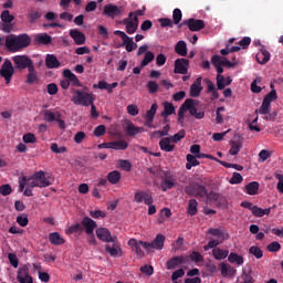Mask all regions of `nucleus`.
<instances>
[{
	"label": "nucleus",
	"mask_w": 283,
	"mask_h": 283,
	"mask_svg": "<svg viewBox=\"0 0 283 283\" xmlns=\"http://www.w3.org/2000/svg\"><path fill=\"white\" fill-rule=\"evenodd\" d=\"M184 264H189V255H177L169 259L166 262V269L174 271V269H178V266H182Z\"/></svg>",
	"instance_id": "obj_11"
},
{
	"label": "nucleus",
	"mask_w": 283,
	"mask_h": 283,
	"mask_svg": "<svg viewBox=\"0 0 283 283\" xmlns=\"http://www.w3.org/2000/svg\"><path fill=\"white\" fill-rule=\"evenodd\" d=\"M189 60L177 59L175 61V74H187L189 72Z\"/></svg>",
	"instance_id": "obj_19"
},
{
	"label": "nucleus",
	"mask_w": 283,
	"mask_h": 283,
	"mask_svg": "<svg viewBox=\"0 0 283 283\" xmlns=\"http://www.w3.org/2000/svg\"><path fill=\"white\" fill-rule=\"evenodd\" d=\"M249 253H251V255H254L256 260H262V258H264V252H262V249H260V247L252 245L249 249Z\"/></svg>",
	"instance_id": "obj_48"
},
{
	"label": "nucleus",
	"mask_w": 283,
	"mask_h": 283,
	"mask_svg": "<svg viewBox=\"0 0 283 283\" xmlns=\"http://www.w3.org/2000/svg\"><path fill=\"white\" fill-rule=\"evenodd\" d=\"M170 126L167 124L164 126L163 130H155L150 134V138H163L164 136H169Z\"/></svg>",
	"instance_id": "obj_41"
},
{
	"label": "nucleus",
	"mask_w": 283,
	"mask_h": 283,
	"mask_svg": "<svg viewBox=\"0 0 283 283\" xmlns=\"http://www.w3.org/2000/svg\"><path fill=\"white\" fill-rule=\"evenodd\" d=\"M258 191H260V182L258 181H251L245 186L248 196H258Z\"/></svg>",
	"instance_id": "obj_35"
},
{
	"label": "nucleus",
	"mask_w": 283,
	"mask_h": 283,
	"mask_svg": "<svg viewBox=\"0 0 283 283\" xmlns=\"http://www.w3.org/2000/svg\"><path fill=\"white\" fill-rule=\"evenodd\" d=\"M186 169L190 170L192 167H198L200 165V161H198V157L196 155L188 154L186 156Z\"/></svg>",
	"instance_id": "obj_39"
},
{
	"label": "nucleus",
	"mask_w": 283,
	"mask_h": 283,
	"mask_svg": "<svg viewBox=\"0 0 283 283\" xmlns=\"http://www.w3.org/2000/svg\"><path fill=\"white\" fill-rule=\"evenodd\" d=\"M175 52L179 54V56H186L187 55V42L186 41H179L177 42L175 46Z\"/></svg>",
	"instance_id": "obj_42"
},
{
	"label": "nucleus",
	"mask_w": 283,
	"mask_h": 283,
	"mask_svg": "<svg viewBox=\"0 0 283 283\" xmlns=\"http://www.w3.org/2000/svg\"><path fill=\"white\" fill-rule=\"evenodd\" d=\"M80 231H83V226L81 223H75V224L69 227L66 233L72 235L73 233H78Z\"/></svg>",
	"instance_id": "obj_60"
},
{
	"label": "nucleus",
	"mask_w": 283,
	"mask_h": 283,
	"mask_svg": "<svg viewBox=\"0 0 283 283\" xmlns=\"http://www.w3.org/2000/svg\"><path fill=\"white\" fill-rule=\"evenodd\" d=\"M161 28H174V21L169 18L159 19Z\"/></svg>",
	"instance_id": "obj_64"
},
{
	"label": "nucleus",
	"mask_w": 283,
	"mask_h": 283,
	"mask_svg": "<svg viewBox=\"0 0 283 283\" xmlns=\"http://www.w3.org/2000/svg\"><path fill=\"white\" fill-rule=\"evenodd\" d=\"M186 135H187V132H185V129H181L177 134L170 136V140L172 143H180V140H182V138H185Z\"/></svg>",
	"instance_id": "obj_55"
},
{
	"label": "nucleus",
	"mask_w": 283,
	"mask_h": 283,
	"mask_svg": "<svg viewBox=\"0 0 283 283\" xmlns=\"http://www.w3.org/2000/svg\"><path fill=\"white\" fill-rule=\"evenodd\" d=\"M123 10L118 8L116 4H106L104 6L103 14L108 17L109 19H116V17H120Z\"/></svg>",
	"instance_id": "obj_16"
},
{
	"label": "nucleus",
	"mask_w": 283,
	"mask_h": 283,
	"mask_svg": "<svg viewBox=\"0 0 283 283\" xmlns=\"http://www.w3.org/2000/svg\"><path fill=\"white\" fill-rule=\"evenodd\" d=\"M123 23L126 25L127 34H134L138 30V18L134 17V12H129L128 18H125Z\"/></svg>",
	"instance_id": "obj_12"
},
{
	"label": "nucleus",
	"mask_w": 283,
	"mask_h": 283,
	"mask_svg": "<svg viewBox=\"0 0 283 283\" xmlns=\"http://www.w3.org/2000/svg\"><path fill=\"white\" fill-rule=\"evenodd\" d=\"M184 24L188 25V29L190 30V32H200V30H205V22L203 20L200 19H187L184 20Z\"/></svg>",
	"instance_id": "obj_14"
},
{
	"label": "nucleus",
	"mask_w": 283,
	"mask_h": 283,
	"mask_svg": "<svg viewBox=\"0 0 283 283\" xmlns=\"http://www.w3.org/2000/svg\"><path fill=\"white\" fill-rule=\"evenodd\" d=\"M240 149H242V144L239 142H231V148L229 154L231 156H238L240 154Z\"/></svg>",
	"instance_id": "obj_49"
},
{
	"label": "nucleus",
	"mask_w": 283,
	"mask_h": 283,
	"mask_svg": "<svg viewBox=\"0 0 283 283\" xmlns=\"http://www.w3.org/2000/svg\"><path fill=\"white\" fill-rule=\"evenodd\" d=\"M128 247L133 249L138 258H145V251L143 249L149 251V242L138 241L136 239H129Z\"/></svg>",
	"instance_id": "obj_8"
},
{
	"label": "nucleus",
	"mask_w": 283,
	"mask_h": 283,
	"mask_svg": "<svg viewBox=\"0 0 283 283\" xmlns=\"http://www.w3.org/2000/svg\"><path fill=\"white\" fill-rule=\"evenodd\" d=\"M120 177H122L120 171L113 170L108 172L107 180L108 182H111V185H118V182H120Z\"/></svg>",
	"instance_id": "obj_40"
},
{
	"label": "nucleus",
	"mask_w": 283,
	"mask_h": 283,
	"mask_svg": "<svg viewBox=\"0 0 283 283\" xmlns=\"http://www.w3.org/2000/svg\"><path fill=\"white\" fill-rule=\"evenodd\" d=\"M176 113V107H174V104L166 102L164 104V112H161V116H164V118H167L168 116H171V114Z\"/></svg>",
	"instance_id": "obj_43"
},
{
	"label": "nucleus",
	"mask_w": 283,
	"mask_h": 283,
	"mask_svg": "<svg viewBox=\"0 0 283 283\" xmlns=\"http://www.w3.org/2000/svg\"><path fill=\"white\" fill-rule=\"evenodd\" d=\"M188 216H196L198 213V201L196 199H190L188 202Z\"/></svg>",
	"instance_id": "obj_45"
},
{
	"label": "nucleus",
	"mask_w": 283,
	"mask_h": 283,
	"mask_svg": "<svg viewBox=\"0 0 283 283\" xmlns=\"http://www.w3.org/2000/svg\"><path fill=\"white\" fill-rule=\"evenodd\" d=\"M228 262H230V264H238L241 266V264H244V258L235 252H232L228 255Z\"/></svg>",
	"instance_id": "obj_38"
},
{
	"label": "nucleus",
	"mask_w": 283,
	"mask_h": 283,
	"mask_svg": "<svg viewBox=\"0 0 283 283\" xmlns=\"http://www.w3.org/2000/svg\"><path fill=\"white\" fill-rule=\"evenodd\" d=\"M256 112L262 116H266V114H271V103L263 99L260 108Z\"/></svg>",
	"instance_id": "obj_46"
},
{
	"label": "nucleus",
	"mask_w": 283,
	"mask_h": 283,
	"mask_svg": "<svg viewBox=\"0 0 283 283\" xmlns=\"http://www.w3.org/2000/svg\"><path fill=\"white\" fill-rule=\"evenodd\" d=\"M17 222L20 227H28L30 220L28 219V214L23 213L17 217Z\"/></svg>",
	"instance_id": "obj_58"
},
{
	"label": "nucleus",
	"mask_w": 283,
	"mask_h": 283,
	"mask_svg": "<svg viewBox=\"0 0 283 283\" xmlns=\"http://www.w3.org/2000/svg\"><path fill=\"white\" fill-rule=\"evenodd\" d=\"M111 147L115 151H125V149L129 147V144L125 142V139H119V140L111 142Z\"/></svg>",
	"instance_id": "obj_33"
},
{
	"label": "nucleus",
	"mask_w": 283,
	"mask_h": 283,
	"mask_svg": "<svg viewBox=\"0 0 283 283\" xmlns=\"http://www.w3.org/2000/svg\"><path fill=\"white\" fill-rule=\"evenodd\" d=\"M14 70L15 67L12 65V61L9 59L4 60L0 69V76L4 78L7 85H10L12 76H14Z\"/></svg>",
	"instance_id": "obj_5"
},
{
	"label": "nucleus",
	"mask_w": 283,
	"mask_h": 283,
	"mask_svg": "<svg viewBox=\"0 0 283 283\" xmlns=\"http://www.w3.org/2000/svg\"><path fill=\"white\" fill-rule=\"evenodd\" d=\"M180 21H182V11L180 9H175L172 11V23H175V25H178Z\"/></svg>",
	"instance_id": "obj_52"
},
{
	"label": "nucleus",
	"mask_w": 283,
	"mask_h": 283,
	"mask_svg": "<svg viewBox=\"0 0 283 283\" xmlns=\"http://www.w3.org/2000/svg\"><path fill=\"white\" fill-rule=\"evenodd\" d=\"M185 193H187V196H191L192 198H207V196H209L207 187L198 182H192L186 186Z\"/></svg>",
	"instance_id": "obj_4"
},
{
	"label": "nucleus",
	"mask_w": 283,
	"mask_h": 283,
	"mask_svg": "<svg viewBox=\"0 0 283 283\" xmlns=\"http://www.w3.org/2000/svg\"><path fill=\"white\" fill-rule=\"evenodd\" d=\"M272 209H275V206L265 209L254 206V210H252V216H254L255 218H264V216H271Z\"/></svg>",
	"instance_id": "obj_31"
},
{
	"label": "nucleus",
	"mask_w": 283,
	"mask_h": 283,
	"mask_svg": "<svg viewBox=\"0 0 283 283\" xmlns=\"http://www.w3.org/2000/svg\"><path fill=\"white\" fill-rule=\"evenodd\" d=\"M255 280H253V276L251 273L243 272L241 274V282L240 283H254Z\"/></svg>",
	"instance_id": "obj_63"
},
{
	"label": "nucleus",
	"mask_w": 283,
	"mask_h": 283,
	"mask_svg": "<svg viewBox=\"0 0 283 283\" xmlns=\"http://www.w3.org/2000/svg\"><path fill=\"white\" fill-rule=\"evenodd\" d=\"M45 65L48 70H56L57 67H61V62H59V57H56V55L46 54Z\"/></svg>",
	"instance_id": "obj_22"
},
{
	"label": "nucleus",
	"mask_w": 283,
	"mask_h": 283,
	"mask_svg": "<svg viewBox=\"0 0 283 283\" xmlns=\"http://www.w3.org/2000/svg\"><path fill=\"white\" fill-rule=\"evenodd\" d=\"M274 178H276V180H279V182L276 185V189H277L279 193H283V175L275 172Z\"/></svg>",
	"instance_id": "obj_61"
},
{
	"label": "nucleus",
	"mask_w": 283,
	"mask_h": 283,
	"mask_svg": "<svg viewBox=\"0 0 283 283\" xmlns=\"http://www.w3.org/2000/svg\"><path fill=\"white\" fill-rule=\"evenodd\" d=\"M10 193H12V186H10V184H4L0 186L1 196H10Z\"/></svg>",
	"instance_id": "obj_62"
},
{
	"label": "nucleus",
	"mask_w": 283,
	"mask_h": 283,
	"mask_svg": "<svg viewBox=\"0 0 283 283\" xmlns=\"http://www.w3.org/2000/svg\"><path fill=\"white\" fill-rule=\"evenodd\" d=\"M165 234H157L153 242L149 243L150 249H156L157 251H163L165 247Z\"/></svg>",
	"instance_id": "obj_21"
},
{
	"label": "nucleus",
	"mask_w": 283,
	"mask_h": 283,
	"mask_svg": "<svg viewBox=\"0 0 283 283\" xmlns=\"http://www.w3.org/2000/svg\"><path fill=\"white\" fill-rule=\"evenodd\" d=\"M70 36L73 39L75 45H84L85 43V34L78 30H71Z\"/></svg>",
	"instance_id": "obj_26"
},
{
	"label": "nucleus",
	"mask_w": 283,
	"mask_h": 283,
	"mask_svg": "<svg viewBox=\"0 0 283 283\" xmlns=\"http://www.w3.org/2000/svg\"><path fill=\"white\" fill-rule=\"evenodd\" d=\"M81 226L87 235L94 234V229L97 227L96 221L92 220L90 217H84L81 221Z\"/></svg>",
	"instance_id": "obj_17"
},
{
	"label": "nucleus",
	"mask_w": 283,
	"mask_h": 283,
	"mask_svg": "<svg viewBox=\"0 0 283 283\" xmlns=\"http://www.w3.org/2000/svg\"><path fill=\"white\" fill-rule=\"evenodd\" d=\"M95 101L96 96L94 93H87L81 90H75L72 96V103L74 105H82L83 107H90Z\"/></svg>",
	"instance_id": "obj_3"
},
{
	"label": "nucleus",
	"mask_w": 283,
	"mask_h": 283,
	"mask_svg": "<svg viewBox=\"0 0 283 283\" xmlns=\"http://www.w3.org/2000/svg\"><path fill=\"white\" fill-rule=\"evenodd\" d=\"M114 34L122 39L123 41L122 45L125 46L126 52H134V50L138 48V44L134 42V38H130L124 31L117 30V31H114Z\"/></svg>",
	"instance_id": "obj_9"
},
{
	"label": "nucleus",
	"mask_w": 283,
	"mask_h": 283,
	"mask_svg": "<svg viewBox=\"0 0 283 283\" xmlns=\"http://www.w3.org/2000/svg\"><path fill=\"white\" fill-rule=\"evenodd\" d=\"M171 137H164L160 139L159 142V147L161 149V151H172L174 149H176V145L171 144Z\"/></svg>",
	"instance_id": "obj_28"
},
{
	"label": "nucleus",
	"mask_w": 283,
	"mask_h": 283,
	"mask_svg": "<svg viewBox=\"0 0 283 283\" xmlns=\"http://www.w3.org/2000/svg\"><path fill=\"white\" fill-rule=\"evenodd\" d=\"M198 105H200V101L187 98L179 107L178 122H182V118H185V112H189L190 116H193L197 120H202V118H205V111H198Z\"/></svg>",
	"instance_id": "obj_2"
},
{
	"label": "nucleus",
	"mask_w": 283,
	"mask_h": 283,
	"mask_svg": "<svg viewBox=\"0 0 283 283\" xmlns=\"http://www.w3.org/2000/svg\"><path fill=\"white\" fill-rule=\"evenodd\" d=\"M32 43V39L27 33L19 35L9 34L6 36L4 45L9 52H21L24 48H28Z\"/></svg>",
	"instance_id": "obj_1"
},
{
	"label": "nucleus",
	"mask_w": 283,
	"mask_h": 283,
	"mask_svg": "<svg viewBox=\"0 0 283 283\" xmlns=\"http://www.w3.org/2000/svg\"><path fill=\"white\" fill-rule=\"evenodd\" d=\"M208 233L210 235H213V238H217V240H221V242L229 240V233H227L218 228H210L208 230Z\"/></svg>",
	"instance_id": "obj_27"
},
{
	"label": "nucleus",
	"mask_w": 283,
	"mask_h": 283,
	"mask_svg": "<svg viewBox=\"0 0 283 283\" xmlns=\"http://www.w3.org/2000/svg\"><path fill=\"white\" fill-rule=\"evenodd\" d=\"M30 180H32V178H30L28 176H22L21 178H19V193H23V191L25 190V187H28V182H30Z\"/></svg>",
	"instance_id": "obj_50"
},
{
	"label": "nucleus",
	"mask_w": 283,
	"mask_h": 283,
	"mask_svg": "<svg viewBox=\"0 0 283 283\" xmlns=\"http://www.w3.org/2000/svg\"><path fill=\"white\" fill-rule=\"evenodd\" d=\"M35 42H38L39 45H50L52 43V36L48 33H41L35 36Z\"/></svg>",
	"instance_id": "obj_37"
},
{
	"label": "nucleus",
	"mask_w": 283,
	"mask_h": 283,
	"mask_svg": "<svg viewBox=\"0 0 283 283\" xmlns=\"http://www.w3.org/2000/svg\"><path fill=\"white\" fill-rule=\"evenodd\" d=\"M28 75H27V80L25 83L28 85H34V83L39 82V74L36 73V69H34V65L31 66L30 69H28Z\"/></svg>",
	"instance_id": "obj_30"
},
{
	"label": "nucleus",
	"mask_w": 283,
	"mask_h": 283,
	"mask_svg": "<svg viewBox=\"0 0 283 283\" xmlns=\"http://www.w3.org/2000/svg\"><path fill=\"white\" fill-rule=\"evenodd\" d=\"M178 185V180L174 172L166 170L164 171V177L161 179V191H169V189H174Z\"/></svg>",
	"instance_id": "obj_10"
},
{
	"label": "nucleus",
	"mask_w": 283,
	"mask_h": 283,
	"mask_svg": "<svg viewBox=\"0 0 283 283\" xmlns=\"http://www.w3.org/2000/svg\"><path fill=\"white\" fill-rule=\"evenodd\" d=\"M125 132H126L127 136L134 137V136H138V134H143V132H145V128L138 127V126L134 125V123H129L126 126Z\"/></svg>",
	"instance_id": "obj_29"
},
{
	"label": "nucleus",
	"mask_w": 283,
	"mask_h": 283,
	"mask_svg": "<svg viewBox=\"0 0 283 283\" xmlns=\"http://www.w3.org/2000/svg\"><path fill=\"white\" fill-rule=\"evenodd\" d=\"M134 200L137 205H140L142 202H144V205H154V197L149 192L143 190L135 193Z\"/></svg>",
	"instance_id": "obj_15"
},
{
	"label": "nucleus",
	"mask_w": 283,
	"mask_h": 283,
	"mask_svg": "<svg viewBox=\"0 0 283 283\" xmlns=\"http://www.w3.org/2000/svg\"><path fill=\"white\" fill-rule=\"evenodd\" d=\"M15 70H30L33 67L34 62L28 55H15L12 57Z\"/></svg>",
	"instance_id": "obj_7"
},
{
	"label": "nucleus",
	"mask_w": 283,
	"mask_h": 283,
	"mask_svg": "<svg viewBox=\"0 0 283 283\" xmlns=\"http://www.w3.org/2000/svg\"><path fill=\"white\" fill-rule=\"evenodd\" d=\"M263 101H265L266 103H270V105L271 103H273V101H277V91L272 90L270 93H268L264 96Z\"/></svg>",
	"instance_id": "obj_54"
},
{
	"label": "nucleus",
	"mask_w": 283,
	"mask_h": 283,
	"mask_svg": "<svg viewBox=\"0 0 283 283\" xmlns=\"http://www.w3.org/2000/svg\"><path fill=\"white\" fill-rule=\"evenodd\" d=\"M17 280H32L30 275V268L28 265H23L22 268H19L18 274H17Z\"/></svg>",
	"instance_id": "obj_34"
},
{
	"label": "nucleus",
	"mask_w": 283,
	"mask_h": 283,
	"mask_svg": "<svg viewBox=\"0 0 283 283\" xmlns=\"http://www.w3.org/2000/svg\"><path fill=\"white\" fill-rule=\"evenodd\" d=\"M146 87L149 94H156V92L160 90V86L158 83H156V81H148Z\"/></svg>",
	"instance_id": "obj_51"
},
{
	"label": "nucleus",
	"mask_w": 283,
	"mask_h": 283,
	"mask_svg": "<svg viewBox=\"0 0 283 283\" xmlns=\"http://www.w3.org/2000/svg\"><path fill=\"white\" fill-rule=\"evenodd\" d=\"M256 61L260 65H266L271 61V53L263 46L256 54Z\"/></svg>",
	"instance_id": "obj_24"
},
{
	"label": "nucleus",
	"mask_w": 283,
	"mask_h": 283,
	"mask_svg": "<svg viewBox=\"0 0 283 283\" xmlns=\"http://www.w3.org/2000/svg\"><path fill=\"white\" fill-rule=\"evenodd\" d=\"M29 178H31V180H35V182H38V187L40 189L50 187V185H52V182H50V179H48V177H45V172L43 170L34 172V175Z\"/></svg>",
	"instance_id": "obj_13"
},
{
	"label": "nucleus",
	"mask_w": 283,
	"mask_h": 283,
	"mask_svg": "<svg viewBox=\"0 0 283 283\" xmlns=\"http://www.w3.org/2000/svg\"><path fill=\"white\" fill-rule=\"evenodd\" d=\"M61 118V114L53 113L52 111H44V120L46 123H54V120H59Z\"/></svg>",
	"instance_id": "obj_44"
},
{
	"label": "nucleus",
	"mask_w": 283,
	"mask_h": 283,
	"mask_svg": "<svg viewBox=\"0 0 283 283\" xmlns=\"http://www.w3.org/2000/svg\"><path fill=\"white\" fill-rule=\"evenodd\" d=\"M189 258V262H205V256H202V254H200V252H196L193 251L190 255H188Z\"/></svg>",
	"instance_id": "obj_53"
},
{
	"label": "nucleus",
	"mask_w": 283,
	"mask_h": 283,
	"mask_svg": "<svg viewBox=\"0 0 283 283\" xmlns=\"http://www.w3.org/2000/svg\"><path fill=\"white\" fill-rule=\"evenodd\" d=\"M95 233L102 242H114L116 240V237H112V232L107 228H97Z\"/></svg>",
	"instance_id": "obj_18"
},
{
	"label": "nucleus",
	"mask_w": 283,
	"mask_h": 283,
	"mask_svg": "<svg viewBox=\"0 0 283 283\" xmlns=\"http://www.w3.org/2000/svg\"><path fill=\"white\" fill-rule=\"evenodd\" d=\"M49 242L59 247L61 244H65V239H63L59 232H52L49 234Z\"/></svg>",
	"instance_id": "obj_36"
},
{
	"label": "nucleus",
	"mask_w": 283,
	"mask_h": 283,
	"mask_svg": "<svg viewBox=\"0 0 283 283\" xmlns=\"http://www.w3.org/2000/svg\"><path fill=\"white\" fill-rule=\"evenodd\" d=\"M106 253H109L112 258H116V255H123V250L120 249V245L116 243V239H114L113 245L107 244L105 247Z\"/></svg>",
	"instance_id": "obj_25"
},
{
	"label": "nucleus",
	"mask_w": 283,
	"mask_h": 283,
	"mask_svg": "<svg viewBox=\"0 0 283 283\" xmlns=\"http://www.w3.org/2000/svg\"><path fill=\"white\" fill-rule=\"evenodd\" d=\"M212 256L214 260H218L219 262L222 260H227L229 258V250H222L220 248H214L212 250Z\"/></svg>",
	"instance_id": "obj_32"
},
{
	"label": "nucleus",
	"mask_w": 283,
	"mask_h": 283,
	"mask_svg": "<svg viewBox=\"0 0 283 283\" xmlns=\"http://www.w3.org/2000/svg\"><path fill=\"white\" fill-rule=\"evenodd\" d=\"M206 198H210V200H214V202H224V197L218 192H210Z\"/></svg>",
	"instance_id": "obj_59"
},
{
	"label": "nucleus",
	"mask_w": 283,
	"mask_h": 283,
	"mask_svg": "<svg viewBox=\"0 0 283 283\" xmlns=\"http://www.w3.org/2000/svg\"><path fill=\"white\" fill-rule=\"evenodd\" d=\"M156 59V55H154V52L148 51L145 53L144 60L140 62L142 67H147L151 61Z\"/></svg>",
	"instance_id": "obj_47"
},
{
	"label": "nucleus",
	"mask_w": 283,
	"mask_h": 283,
	"mask_svg": "<svg viewBox=\"0 0 283 283\" xmlns=\"http://www.w3.org/2000/svg\"><path fill=\"white\" fill-rule=\"evenodd\" d=\"M156 112H158V104L154 103L150 109H148L145 115L146 127H150V128L154 127V118L156 116Z\"/></svg>",
	"instance_id": "obj_20"
},
{
	"label": "nucleus",
	"mask_w": 283,
	"mask_h": 283,
	"mask_svg": "<svg viewBox=\"0 0 283 283\" xmlns=\"http://www.w3.org/2000/svg\"><path fill=\"white\" fill-rule=\"evenodd\" d=\"M75 3V6H81L82 0H61L60 1V6L63 10H67V8H70V4Z\"/></svg>",
	"instance_id": "obj_57"
},
{
	"label": "nucleus",
	"mask_w": 283,
	"mask_h": 283,
	"mask_svg": "<svg viewBox=\"0 0 283 283\" xmlns=\"http://www.w3.org/2000/svg\"><path fill=\"white\" fill-rule=\"evenodd\" d=\"M0 19L2 21L0 30L7 34H10V32H12V28H14L12 24V21H14V15L10 14L9 10H3L0 14Z\"/></svg>",
	"instance_id": "obj_6"
},
{
	"label": "nucleus",
	"mask_w": 283,
	"mask_h": 283,
	"mask_svg": "<svg viewBox=\"0 0 283 283\" xmlns=\"http://www.w3.org/2000/svg\"><path fill=\"white\" fill-rule=\"evenodd\" d=\"M107 133V127H105V125H99L97 127H95L93 134L94 136H96V138H101V136H105V134Z\"/></svg>",
	"instance_id": "obj_56"
},
{
	"label": "nucleus",
	"mask_w": 283,
	"mask_h": 283,
	"mask_svg": "<svg viewBox=\"0 0 283 283\" xmlns=\"http://www.w3.org/2000/svg\"><path fill=\"white\" fill-rule=\"evenodd\" d=\"M202 92V77H198L196 82L190 86V96L192 98H198Z\"/></svg>",
	"instance_id": "obj_23"
}]
</instances>
